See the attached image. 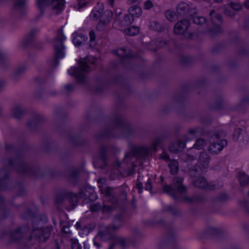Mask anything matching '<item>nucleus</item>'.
I'll return each mask as SVG.
<instances>
[{
	"label": "nucleus",
	"instance_id": "nucleus-44",
	"mask_svg": "<svg viewBox=\"0 0 249 249\" xmlns=\"http://www.w3.org/2000/svg\"><path fill=\"white\" fill-rule=\"evenodd\" d=\"M0 65H1V67L2 66V62H1V63H0Z\"/></svg>",
	"mask_w": 249,
	"mask_h": 249
},
{
	"label": "nucleus",
	"instance_id": "nucleus-24",
	"mask_svg": "<svg viewBox=\"0 0 249 249\" xmlns=\"http://www.w3.org/2000/svg\"><path fill=\"white\" fill-rule=\"evenodd\" d=\"M153 6V2L149 0L145 1L144 3V9L145 10H149Z\"/></svg>",
	"mask_w": 249,
	"mask_h": 249
},
{
	"label": "nucleus",
	"instance_id": "nucleus-34",
	"mask_svg": "<svg viewBox=\"0 0 249 249\" xmlns=\"http://www.w3.org/2000/svg\"><path fill=\"white\" fill-rule=\"evenodd\" d=\"M196 132V129H194L190 130V133L194 134Z\"/></svg>",
	"mask_w": 249,
	"mask_h": 249
},
{
	"label": "nucleus",
	"instance_id": "nucleus-33",
	"mask_svg": "<svg viewBox=\"0 0 249 249\" xmlns=\"http://www.w3.org/2000/svg\"><path fill=\"white\" fill-rule=\"evenodd\" d=\"M108 2L112 6L114 3V0H108Z\"/></svg>",
	"mask_w": 249,
	"mask_h": 249
},
{
	"label": "nucleus",
	"instance_id": "nucleus-7",
	"mask_svg": "<svg viewBox=\"0 0 249 249\" xmlns=\"http://www.w3.org/2000/svg\"><path fill=\"white\" fill-rule=\"evenodd\" d=\"M65 39V37L62 33H61L57 38L58 45L55 46V55L57 59H62L65 57L64 46L63 41Z\"/></svg>",
	"mask_w": 249,
	"mask_h": 249
},
{
	"label": "nucleus",
	"instance_id": "nucleus-3",
	"mask_svg": "<svg viewBox=\"0 0 249 249\" xmlns=\"http://www.w3.org/2000/svg\"><path fill=\"white\" fill-rule=\"evenodd\" d=\"M182 179L180 178L176 177L173 179V184L176 189L172 187L166 185L163 187V190L169 195L176 198L177 197V194L182 193L185 191V187L182 185Z\"/></svg>",
	"mask_w": 249,
	"mask_h": 249
},
{
	"label": "nucleus",
	"instance_id": "nucleus-15",
	"mask_svg": "<svg viewBox=\"0 0 249 249\" xmlns=\"http://www.w3.org/2000/svg\"><path fill=\"white\" fill-rule=\"evenodd\" d=\"M125 32L129 36H135L139 32V29L137 27L131 26L125 29Z\"/></svg>",
	"mask_w": 249,
	"mask_h": 249
},
{
	"label": "nucleus",
	"instance_id": "nucleus-29",
	"mask_svg": "<svg viewBox=\"0 0 249 249\" xmlns=\"http://www.w3.org/2000/svg\"><path fill=\"white\" fill-rule=\"evenodd\" d=\"M151 188H152V186L151 185V182L150 181L149 178H148V179L145 185V189L146 190L150 191L151 190Z\"/></svg>",
	"mask_w": 249,
	"mask_h": 249
},
{
	"label": "nucleus",
	"instance_id": "nucleus-42",
	"mask_svg": "<svg viewBox=\"0 0 249 249\" xmlns=\"http://www.w3.org/2000/svg\"><path fill=\"white\" fill-rule=\"evenodd\" d=\"M226 14H227V15H229V16H231V14H229V13H226Z\"/></svg>",
	"mask_w": 249,
	"mask_h": 249
},
{
	"label": "nucleus",
	"instance_id": "nucleus-23",
	"mask_svg": "<svg viewBox=\"0 0 249 249\" xmlns=\"http://www.w3.org/2000/svg\"><path fill=\"white\" fill-rule=\"evenodd\" d=\"M71 248L72 249H81V247L76 239L71 240Z\"/></svg>",
	"mask_w": 249,
	"mask_h": 249
},
{
	"label": "nucleus",
	"instance_id": "nucleus-32",
	"mask_svg": "<svg viewBox=\"0 0 249 249\" xmlns=\"http://www.w3.org/2000/svg\"><path fill=\"white\" fill-rule=\"evenodd\" d=\"M240 129H239L237 131L235 132V133L233 135V137L234 139H240V138L241 137L240 136Z\"/></svg>",
	"mask_w": 249,
	"mask_h": 249
},
{
	"label": "nucleus",
	"instance_id": "nucleus-4",
	"mask_svg": "<svg viewBox=\"0 0 249 249\" xmlns=\"http://www.w3.org/2000/svg\"><path fill=\"white\" fill-rule=\"evenodd\" d=\"M209 150L212 153L217 154L227 145V141L222 140L217 135H214L210 139Z\"/></svg>",
	"mask_w": 249,
	"mask_h": 249
},
{
	"label": "nucleus",
	"instance_id": "nucleus-43",
	"mask_svg": "<svg viewBox=\"0 0 249 249\" xmlns=\"http://www.w3.org/2000/svg\"><path fill=\"white\" fill-rule=\"evenodd\" d=\"M179 149H177L175 152H177V151H179Z\"/></svg>",
	"mask_w": 249,
	"mask_h": 249
},
{
	"label": "nucleus",
	"instance_id": "nucleus-1",
	"mask_svg": "<svg viewBox=\"0 0 249 249\" xmlns=\"http://www.w3.org/2000/svg\"><path fill=\"white\" fill-rule=\"evenodd\" d=\"M96 61L95 58L89 56L80 61L78 67L71 68L68 70V72L74 76L79 82L82 83L86 74L91 70V65H93Z\"/></svg>",
	"mask_w": 249,
	"mask_h": 249
},
{
	"label": "nucleus",
	"instance_id": "nucleus-2",
	"mask_svg": "<svg viewBox=\"0 0 249 249\" xmlns=\"http://www.w3.org/2000/svg\"><path fill=\"white\" fill-rule=\"evenodd\" d=\"M103 9V3H98L89 15L90 18L94 20H97L99 18V22L97 26L98 30H102L103 27L107 25L113 16V13L110 10L106 11L102 15Z\"/></svg>",
	"mask_w": 249,
	"mask_h": 249
},
{
	"label": "nucleus",
	"instance_id": "nucleus-13",
	"mask_svg": "<svg viewBox=\"0 0 249 249\" xmlns=\"http://www.w3.org/2000/svg\"><path fill=\"white\" fill-rule=\"evenodd\" d=\"M210 16L213 22L218 24L221 22V16L219 15L216 14L214 11H211L210 13Z\"/></svg>",
	"mask_w": 249,
	"mask_h": 249
},
{
	"label": "nucleus",
	"instance_id": "nucleus-37",
	"mask_svg": "<svg viewBox=\"0 0 249 249\" xmlns=\"http://www.w3.org/2000/svg\"><path fill=\"white\" fill-rule=\"evenodd\" d=\"M129 1H130L131 3L135 2L137 1L138 0H128Z\"/></svg>",
	"mask_w": 249,
	"mask_h": 249
},
{
	"label": "nucleus",
	"instance_id": "nucleus-19",
	"mask_svg": "<svg viewBox=\"0 0 249 249\" xmlns=\"http://www.w3.org/2000/svg\"><path fill=\"white\" fill-rule=\"evenodd\" d=\"M206 143V142L204 140L199 139L196 141L194 146L196 149H201L203 148Z\"/></svg>",
	"mask_w": 249,
	"mask_h": 249
},
{
	"label": "nucleus",
	"instance_id": "nucleus-27",
	"mask_svg": "<svg viewBox=\"0 0 249 249\" xmlns=\"http://www.w3.org/2000/svg\"><path fill=\"white\" fill-rule=\"evenodd\" d=\"M231 7L235 10H238L241 9V6L238 3H231L230 5Z\"/></svg>",
	"mask_w": 249,
	"mask_h": 249
},
{
	"label": "nucleus",
	"instance_id": "nucleus-8",
	"mask_svg": "<svg viewBox=\"0 0 249 249\" xmlns=\"http://www.w3.org/2000/svg\"><path fill=\"white\" fill-rule=\"evenodd\" d=\"M209 158L206 153H202L199 158V161L197 167H198L199 169L197 167L196 168V171L197 173L200 172V171H202V169L206 168L209 164Z\"/></svg>",
	"mask_w": 249,
	"mask_h": 249
},
{
	"label": "nucleus",
	"instance_id": "nucleus-21",
	"mask_svg": "<svg viewBox=\"0 0 249 249\" xmlns=\"http://www.w3.org/2000/svg\"><path fill=\"white\" fill-rule=\"evenodd\" d=\"M193 21L196 24H202L206 22V19L203 17L196 16L194 18Z\"/></svg>",
	"mask_w": 249,
	"mask_h": 249
},
{
	"label": "nucleus",
	"instance_id": "nucleus-6",
	"mask_svg": "<svg viewBox=\"0 0 249 249\" xmlns=\"http://www.w3.org/2000/svg\"><path fill=\"white\" fill-rule=\"evenodd\" d=\"M129 13L130 15H126L124 18V21H123L122 24L128 25L132 23L134 20V17H139L142 14V10L139 6H132L129 9Z\"/></svg>",
	"mask_w": 249,
	"mask_h": 249
},
{
	"label": "nucleus",
	"instance_id": "nucleus-39",
	"mask_svg": "<svg viewBox=\"0 0 249 249\" xmlns=\"http://www.w3.org/2000/svg\"><path fill=\"white\" fill-rule=\"evenodd\" d=\"M214 0L216 1L219 2V1H221L222 0Z\"/></svg>",
	"mask_w": 249,
	"mask_h": 249
},
{
	"label": "nucleus",
	"instance_id": "nucleus-5",
	"mask_svg": "<svg viewBox=\"0 0 249 249\" xmlns=\"http://www.w3.org/2000/svg\"><path fill=\"white\" fill-rule=\"evenodd\" d=\"M36 2L40 9L50 5L54 10L57 11L62 10L65 4L63 0H37Z\"/></svg>",
	"mask_w": 249,
	"mask_h": 249
},
{
	"label": "nucleus",
	"instance_id": "nucleus-35",
	"mask_svg": "<svg viewBox=\"0 0 249 249\" xmlns=\"http://www.w3.org/2000/svg\"><path fill=\"white\" fill-rule=\"evenodd\" d=\"M184 146V143L182 142L179 143V147L182 148Z\"/></svg>",
	"mask_w": 249,
	"mask_h": 249
},
{
	"label": "nucleus",
	"instance_id": "nucleus-41",
	"mask_svg": "<svg viewBox=\"0 0 249 249\" xmlns=\"http://www.w3.org/2000/svg\"><path fill=\"white\" fill-rule=\"evenodd\" d=\"M170 150H171V151H173V149H172V147H170Z\"/></svg>",
	"mask_w": 249,
	"mask_h": 249
},
{
	"label": "nucleus",
	"instance_id": "nucleus-22",
	"mask_svg": "<svg viewBox=\"0 0 249 249\" xmlns=\"http://www.w3.org/2000/svg\"><path fill=\"white\" fill-rule=\"evenodd\" d=\"M13 112L14 116L18 118L23 113V109L20 107H17L13 109Z\"/></svg>",
	"mask_w": 249,
	"mask_h": 249
},
{
	"label": "nucleus",
	"instance_id": "nucleus-20",
	"mask_svg": "<svg viewBox=\"0 0 249 249\" xmlns=\"http://www.w3.org/2000/svg\"><path fill=\"white\" fill-rule=\"evenodd\" d=\"M100 188V191L102 194H105L106 196H109L111 194L112 189L109 187L101 186L99 185V186Z\"/></svg>",
	"mask_w": 249,
	"mask_h": 249
},
{
	"label": "nucleus",
	"instance_id": "nucleus-25",
	"mask_svg": "<svg viewBox=\"0 0 249 249\" xmlns=\"http://www.w3.org/2000/svg\"><path fill=\"white\" fill-rule=\"evenodd\" d=\"M89 36L90 42L91 43L90 45L91 46L92 43H93V42H94L95 41V39L96 35H95V32L93 31H90V32L89 33Z\"/></svg>",
	"mask_w": 249,
	"mask_h": 249
},
{
	"label": "nucleus",
	"instance_id": "nucleus-31",
	"mask_svg": "<svg viewBox=\"0 0 249 249\" xmlns=\"http://www.w3.org/2000/svg\"><path fill=\"white\" fill-rule=\"evenodd\" d=\"M160 158L165 160H168L169 159V156L165 152H163L160 156Z\"/></svg>",
	"mask_w": 249,
	"mask_h": 249
},
{
	"label": "nucleus",
	"instance_id": "nucleus-40",
	"mask_svg": "<svg viewBox=\"0 0 249 249\" xmlns=\"http://www.w3.org/2000/svg\"><path fill=\"white\" fill-rule=\"evenodd\" d=\"M162 46H163L162 45H159V47H162Z\"/></svg>",
	"mask_w": 249,
	"mask_h": 249
},
{
	"label": "nucleus",
	"instance_id": "nucleus-14",
	"mask_svg": "<svg viewBox=\"0 0 249 249\" xmlns=\"http://www.w3.org/2000/svg\"><path fill=\"white\" fill-rule=\"evenodd\" d=\"M239 180L241 185L244 186L249 184V176L244 173L239 174Z\"/></svg>",
	"mask_w": 249,
	"mask_h": 249
},
{
	"label": "nucleus",
	"instance_id": "nucleus-12",
	"mask_svg": "<svg viewBox=\"0 0 249 249\" xmlns=\"http://www.w3.org/2000/svg\"><path fill=\"white\" fill-rule=\"evenodd\" d=\"M195 185L197 187L203 188H209L212 189L213 188H216V187L208 186V184L203 178H199L194 182Z\"/></svg>",
	"mask_w": 249,
	"mask_h": 249
},
{
	"label": "nucleus",
	"instance_id": "nucleus-38",
	"mask_svg": "<svg viewBox=\"0 0 249 249\" xmlns=\"http://www.w3.org/2000/svg\"><path fill=\"white\" fill-rule=\"evenodd\" d=\"M69 86H70L69 85H67V86H66V88H67V89H69Z\"/></svg>",
	"mask_w": 249,
	"mask_h": 249
},
{
	"label": "nucleus",
	"instance_id": "nucleus-30",
	"mask_svg": "<svg viewBox=\"0 0 249 249\" xmlns=\"http://www.w3.org/2000/svg\"><path fill=\"white\" fill-rule=\"evenodd\" d=\"M136 188L138 189L140 193L142 192V184L140 182H138L136 184Z\"/></svg>",
	"mask_w": 249,
	"mask_h": 249
},
{
	"label": "nucleus",
	"instance_id": "nucleus-16",
	"mask_svg": "<svg viewBox=\"0 0 249 249\" xmlns=\"http://www.w3.org/2000/svg\"><path fill=\"white\" fill-rule=\"evenodd\" d=\"M169 167L170 168L172 174H176L178 171V164L175 160H171L169 163Z\"/></svg>",
	"mask_w": 249,
	"mask_h": 249
},
{
	"label": "nucleus",
	"instance_id": "nucleus-9",
	"mask_svg": "<svg viewBox=\"0 0 249 249\" xmlns=\"http://www.w3.org/2000/svg\"><path fill=\"white\" fill-rule=\"evenodd\" d=\"M189 25V22L188 20L179 21L175 25L174 32L176 34H183L187 30Z\"/></svg>",
	"mask_w": 249,
	"mask_h": 249
},
{
	"label": "nucleus",
	"instance_id": "nucleus-17",
	"mask_svg": "<svg viewBox=\"0 0 249 249\" xmlns=\"http://www.w3.org/2000/svg\"><path fill=\"white\" fill-rule=\"evenodd\" d=\"M166 18L170 21H174L176 20L178 17L175 12L168 10L165 13Z\"/></svg>",
	"mask_w": 249,
	"mask_h": 249
},
{
	"label": "nucleus",
	"instance_id": "nucleus-11",
	"mask_svg": "<svg viewBox=\"0 0 249 249\" xmlns=\"http://www.w3.org/2000/svg\"><path fill=\"white\" fill-rule=\"evenodd\" d=\"M177 10L179 15H187L190 13L189 6L187 3H180L177 7Z\"/></svg>",
	"mask_w": 249,
	"mask_h": 249
},
{
	"label": "nucleus",
	"instance_id": "nucleus-18",
	"mask_svg": "<svg viewBox=\"0 0 249 249\" xmlns=\"http://www.w3.org/2000/svg\"><path fill=\"white\" fill-rule=\"evenodd\" d=\"M128 50H126L124 48H121L119 49H118L116 52L115 53L116 55L121 57H129V56L127 54V53L128 52Z\"/></svg>",
	"mask_w": 249,
	"mask_h": 249
},
{
	"label": "nucleus",
	"instance_id": "nucleus-26",
	"mask_svg": "<svg viewBox=\"0 0 249 249\" xmlns=\"http://www.w3.org/2000/svg\"><path fill=\"white\" fill-rule=\"evenodd\" d=\"M150 27L151 28V29L153 30L160 31V25L159 23L156 22L152 23V24L150 25Z\"/></svg>",
	"mask_w": 249,
	"mask_h": 249
},
{
	"label": "nucleus",
	"instance_id": "nucleus-10",
	"mask_svg": "<svg viewBox=\"0 0 249 249\" xmlns=\"http://www.w3.org/2000/svg\"><path fill=\"white\" fill-rule=\"evenodd\" d=\"M72 41L75 46H80L87 40V37L82 34L75 32L72 35Z\"/></svg>",
	"mask_w": 249,
	"mask_h": 249
},
{
	"label": "nucleus",
	"instance_id": "nucleus-28",
	"mask_svg": "<svg viewBox=\"0 0 249 249\" xmlns=\"http://www.w3.org/2000/svg\"><path fill=\"white\" fill-rule=\"evenodd\" d=\"M50 231L48 229L47 230V231H44L43 233H42V235H40L39 238L40 239H42V238H44V239H47L48 238H49V235H50Z\"/></svg>",
	"mask_w": 249,
	"mask_h": 249
},
{
	"label": "nucleus",
	"instance_id": "nucleus-36",
	"mask_svg": "<svg viewBox=\"0 0 249 249\" xmlns=\"http://www.w3.org/2000/svg\"><path fill=\"white\" fill-rule=\"evenodd\" d=\"M245 5H246V7H249V1H247L245 2Z\"/></svg>",
	"mask_w": 249,
	"mask_h": 249
}]
</instances>
